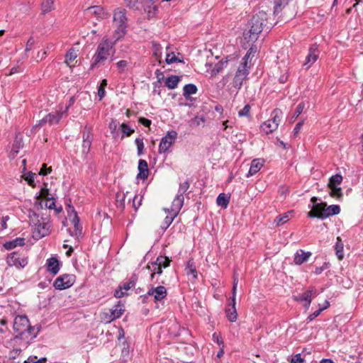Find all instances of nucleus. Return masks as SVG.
I'll return each instance as SVG.
<instances>
[{
  "label": "nucleus",
  "mask_w": 363,
  "mask_h": 363,
  "mask_svg": "<svg viewBox=\"0 0 363 363\" xmlns=\"http://www.w3.org/2000/svg\"><path fill=\"white\" fill-rule=\"evenodd\" d=\"M289 3V0H274V14H279Z\"/></svg>",
  "instance_id": "bb28decb"
},
{
  "label": "nucleus",
  "mask_w": 363,
  "mask_h": 363,
  "mask_svg": "<svg viewBox=\"0 0 363 363\" xmlns=\"http://www.w3.org/2000/svg\"><path fill=\"white\" fill-rule=\"evenodd\" d=\"M30 321L26 315H17L14 319L13 330L18 334L15 338L23 339L26 335V330H33L29 328Z\"/></svg>",
  "instance_id": "20e7f679"
},
{
  "label": "nucleus",
  "mask_w": 363,
  "mask_h": 363,
  "mask_svg": "<svg viewBox=\"0 0 363 363\" xmlns=\"http://www.w3.org/2000/svg\"><path fill=\"white\" fill-rule=\"evenodd\" d=\"M121 128L122 131V138L123 137H129L134 133V129L130 128V126L128 123H123L121 125Z\"/></svg>",
  "instance_id": "ea45409f"
},
{
  "label": "nucleus",
  "mask_w": 363,
  "mask_h": 363,
  "mask_svg": "<svg viewBox=\"0 0 363 363\" xmlns=\"http://www.w3.org/2000/svg\"><path fill=\"white\" fill-rule=\"evenodd\" d=\"M291 213V212H287V213H284L281 215L278 216L275 218L274 223H276L277 225H279V226L286 223L290 219L289 215Z\"/></svg>",
  "instance_id": "c9c22d12"
},
{
  "label": "nucleus",
  "mask_w": 363,
  "mask_h": 363,
  "mask_svg": "<svg viewBox=\"0 0 363 363\" xmlns=\"http://www.w3.org/2000/svg\"><path fill=\"white\" fill-rule=\"evenodd\" d=\"M184 196L177 194L172 203L171 208H164V211L174 214V216H177L184 205Z\"/></svg>",
  "instance_id": "f8f14e48"
},
{
  "label": "nucleus",
  "mask_w": 363,
  "mask_h": 363,
  "mask_svg": "<svg viewBox=\"0 0 363 363\" xmlns=\"http://www.w3.org/2000/svg\"><path fill=\"white\" fill-rule=\"evenodd\" d=\"M250 109L251 106L250 104H246L242 109L238 111V116L239 117H250Z\"/></svg>",
  "instance_id": "8fccbe9b"
},
{
  "label": "nucleus",
  "mask_w": 363,
  "mask_h": 363,
  "mask_svg": "<svg viewBox=\"0 0 363 363\" xmlns=\"http://www.w3.org/2000/svg\"><path fill=\"white\" fill-rule=\"evenodd\" d=\"M6 262L9 266L23 268L28 264V259L26 257H20L17 252H13L8 255Z\"/></svg>",
  "instance_id": "9d476101"
},
{
  "label": "nucleus",
  "mask_w": 363,
  "mask_h": 363,
  "mask_svg": "<svg viewBox=\"0 0 363 363\" xmlns=\"http://www.w3.org/2000/svg\"><path fill=\"white\" fill-rule=\"evenodd\" d=\"M250 73V67L247 62H242L239 65L235 75L233 79V86L236 89H240L242 86L243 81L247 79Z\"/></svg>",
  "instance_id": "39448f33"
},
{
  "label": "nucleus",
  "mask_w": 363,
  "mask_h": 363,
  "mask_svg": "<svg viewBox=\"0 0 363 363\" xmlns=\"http://www.w3.org/2000/svg\"><path fill=\"white\" fill-rule=\"evenodd\" d=\"M323 311V308H318L313 313L310 314L307 318V321L311 322L316 317H318L320 313Z\"/></svg>",
  "instance_id": "69168bd1"
},
{
  "label": "nucleus",
  "mask_w": 363,
  "mask_h": 363,
  "mask_svg": "<svg viewBox=\"0 0 363 363\" xmlns=\"http://www.w3.org/2000/svg\"><path fill=\"white\" fill-rule=\"evenodd\" d=\"M335 254L339 259H342L344 257L343 254V243L342 242L341 239L338 237L337 238V242L335 245Z\"/></svg>",
  "instance_id": "72a5a7b5"
},
{
  "label": "nucleus",
  "mask_w": 363,
  "mask_h": 363,
  "mask_svg": "<svg viewBox=\"0 0 363 363\" xmlns=\"http://www.w3.org/2000/svg\"><path fill=\"white\" fill-rule=\"evenodd\" d=\"M125 194L123 192H117L116 194V205L117 208L123 211L125 208Z\"/></svg>",
  "instance_id": "7c9ffc66"
},
{
  "label": "nucleus",
  "mask_w": 363,
  "mask_h": 363,
  "mask_svg": "<svg viewBox=\"0 0 363 363\" xmlns=\"http://www.w3.org/2000/svg\"><path fill=\"white\" fill-rule=\"evenodd\" d=\"M176 217L177 216H174V214L173 213H170L169 216H167L160 225L161 229L164 231L166 230Z\"/></svg>",
  "instance_id": "e433bc0d"
},
{
  "label": "nucleus",
  "mask_w": 363,
  "mask_h": 363,
  "mask_svg": "<svg viewBox=\"0 0 363 363\" xmlns=\"http://www.w3.org/2000/svg\"><path fill=\"white\" fill-rule=\"evenodd\" d=\"M130 65V62L127 60H120L116 63V67L118 69V71L120 73H122L125 71L127 67Z\"/></svg>",
  "instance_id": "49530a36"
},
{
  "label": "nucleus",
  "mask_w": 363,
  "mask_h": 363,
  "mask_svg": "<svg viewBox=\"0 0 363 363\" xmlns=\"http://www.w3.org/2000/svg\"><path fill=\"white\" fill-rule=\"evenodd\" d=\"M213 340L216 342L219 346L224 347L223 339L220 334L214 333L212 335Z\"/></svg>",
  "instance_id": "bf43d9fd"
},
{
  "label": "nucleus",
  "mask_w": 363,
  "mask_h": 363,
  "mask_svg": "<svg viewBox=\"0 0 363 363\" xmlns=\"http://www.w3.org/2000/svg\"><path fill=\"white\" fill-rule=\"evenodd\" d=\"M181 77L177 75H171L164 79L165 86L169 89H174L177 87Z\"/></svg>",
  "instance_id": "5701e85b"
},
{
  "label": "nucleus",
  "mask_w": 363,
  "mask_h": 363,
  "mask_svg": "<svg viewBox=\"0 0 363 363\" xmlns=\"http://www.w3.org/2000/svg\"><path fill=\"white\" fill-rule=\"evenodd\" d=\"M52 172V167H48L46 164H43L42 165L41 169H40L38 174L42 176H46Z\"/></svg>",
  "instance_id": "052dcab7"
},
{
  "label": "nucleus",
  "mask_w": 363,
  "mask_h": 363,
  "mask_svg": "<svg viewBox=\"0 0 363 363\" xmlns=\"http://www.w3.org/2000/svg\"><path fill=\"white\" fill-rule=\"evenodd\" d=\"M135 143L137 146V155L140 157L144 154L145 145L143 143V138H136L135 140Z\"/></svg>",
  "instance_id": "79ce46f5"
},
{
  "label": "nucleus",
  "mask_w": 363,
  "mask_h": 363,
  "mask_svg": "<svg viewBox=\"0 0 363 363\" xmlns=\"http://www.w3.org/2000/svg\"><path fill=\"white\" fill-rule=\"evenodd\" d=\"M257 52V48L256 46H251L250 49L247 50V53L242 58V62H247L248 59L250 57L251 55H254L255 52Z\"/></svg>",
  "instance_id": "6e6d98bb"
},
{
  "label": "nucleus",
  "mask_w": 363,
  "mask_h": 363,
  "mask_svg": "<svg viewBox=\"0 0 363 363\" xmlns=\"http://www.w3.org/2000/svg\"><path fill=\"white\" fill-rule=\"evenodd\" d=\"M64 114L65 113H63L62 109L58 110L55 113H49L48 114L46 115L48 123L50 125L57 124L62 118Z\"/></svg>",
  "instance_id": "4be33fe9"
},
{
  "label": "nucleus",
  "mask_w": 363,
  "mask_h": 363,
  "mask_svg": "<svg viewBox=\"0 0 363 363\" xmlns=\"http://www.w3.org/2000/svg\"><path fill=\"white\" fill-rule=\"evenodd\" d=\"M311 255V252H305L303 250L299 249L294 254V263L296 265H301L307 262Z\"/></svg>",
  "instance_id": "dca6fc26"
},
{
  "label": "nucleus",
  "mask_w": 363,
  "mask_h": 363,
  "mask_svg": "<svg viewBox=\"0 0 363 363\" xmlns=\"http://www.w3.org/2000/svg\"><path fill=\"white\" fill-rule=\"evenodd\" d=\"M147 268L152 272L150 277L152 280L155 274H161L162 273V268L155 262L149 263Z\"/></svg>",
  "instance_id": "2f4dec72"
},
{
  "label": "nucleus",
  "mask_w": 363,
  "mask_h": 363,
  "mask_svg": "<svg viewBox=\"0 0 363 363\" xmlns=\"http://www.w3.org/2000/svg\"><path fill=\"white\" fill-rule=\"evenodd\" d=\"M330 189V195L332 197H335L338 199H341L342 197V189L339 186H331L329 187Z\"/></svg>",
  "instance_id": "37998d69"
},
{
  "label": "nucleus",
  "mask_w": 363,
  "mask_h": 363,
  "mask_svg": "<svg viewBox=\"0 0 363 363\" xmlns=\"http://www.w3.org/2000/svg\"><path fill=\"white\" fill-rule=\"evenodd\" d=\"M143 199V196H140V197H138V195H135L133 197V206L135 211H137L138 210V208H140V206L142 205Z\"/></svg>",
  "instance_id": "3c124183"
},
{
  "label": "nucleus",
  "mask_w": 363,
  "mask_h": 363,
  "mask_svg": "<svg viewBox=\"0 0 363 363\" xmlns=\"http://www.w3.org/2000/svg\"><path fill=\"white\" fill-rule=\"evenodd\" d=\"M186 273L188 276L191 275L193 279H197V270L192 259L188 261L186 267Z\"/></svg>",
  "instance_id": "c85d7f7f"
},
{
  "label": "nucleus",
  "mask_w": 363,
  "mask_h": 363,
  "mask_svg": "<svg viewBox=\"0 0 363 363\" xmlns=\"http://www.w3.org/2000/svg\"><path fill=\"white\" fill-rule=\"evenodd\" d=\"M113 25L116 27L113 32L115 41L123 38L127 33L128 18L126 11L124 9L118 8L113 13Z\"/></svg>",
  "instance_id": "7ed1b4c3"
},
{
  "label": "nucleus",
  "mask_w": 363,
  "mask_h": 363,
  "mask_svg": "<svg viewBox=\"0 0 363 363\" xmlns=\"http://www.w3.org/2000/svg\"><path fill=\"white\" fill-rule=\"evenodd\" d=\"M126 295H128V294L124 292L119 286L114 291V296L116 298H122Z\"/></svg>",
  "instance_id": "338daca9"
},
{
  "label": "nucleus",
  "mask_w": 363,
  "mask_h": 363,
  "mask_svg": "<svg viewBox=\"0 0 363 363\" xmlns=\"http://www.w3.org/2000/svg\"><path fill=\"white\" fill-rule=\"evenodd\" d=\"M45 206L46 208L49 209H53L55 206V201L53 197H48L46 199L45 202Z\"/></svg>",
  "instance_id": "0e129e2a"
},
{
  "label": "nucleus",
  "mask_w": 363,
  "mask_h": 363,
  "mask_svg": "<svg viewBox=\"0 0 363 363\" xmlns=\"http://www.w3.org/2000/svg\"><path fill=\"white\" fill-rule=\"evenodd\" d=\"M123 305L121 304L120 302H118V304L115 305L113 308H111L109 310L110 315L108 318L106 320V322H111L113 320H116L117 318H119L124 311V309H123Z\"/></svg>",
  "instance_id": "a211bd4d"
},
{
  "label": "nucleus",
  "mask_w": 363,
  "mask_h": 363,
  "mask_svg": "<svg viewBox=\"0 0 363 363\" xmlns=\"http://www.w3.org/2000/svg\"><path fill=\"white\" fill-rule=\"evenodd\" d=\"M166 62L167 64H172L176 62H182L183 61L177 57L173 53L167 54L166 57Z\"/></svg>",
  "instance_id": "4d7b16f0"
},
{
  "label": "nucleus",
  "mask_w": 363,
  "mask_h": 363,
  "mask_svg": "<svg viewBox=\"0 0 363 363\" xmlns=\"http://www.w3.org/2000/svg\"><path fill=\"white\" fill-rule=\"evenodd\" d=\"M171 261L172 260L169 257L160 255L157 257L155 262L158 264V265H160L163 269L169 267Z\"/></svg>",
  "instance_id": "f704fd0d"
},
{
  "label": "nucleus",
  "mask_w": 363,
  "mask_h": 363,
  "mask_svg": "<svg viewBox=\"0 0 363 363\" xmlns=\"http://www.w3.org/2000/svg\"><path fill=\"white\" fill-rule=\"evenodd\" d=\"M146 296L153 297L155 303L162 301L167 296V289L163 286H152L146 293Z\"/></svg>",
  "instance_id": "1a4fd4ad"
},
{
  "label": "nucleus",
  "mask_w": 363,
  "mask_h": 363,
  "mask_svg": "<svg viewBox=\"0 0 363 363\" xmlns=\"http://www.w3.org/2000/svg\"><path fill=\"white\" fill-rule=\"evenodd\" d=\"M114 43L104 38L97 45L96 52L92 57L89 69H94L99 63L104 62L111 55Z\"/></svg>",
  "instance_id": "f03ea898"
},
{
  "label": "nucleus",
  "mask_w": 363,
  "mask_h": 363,
  "mask_svg": "<svg viewBox=\"0 0 363 363\" xmlns=\"http://www.w3.org/2000/svg\"><path fill=\"white\" fill-rule=\"evenodd\" d=\"M137 279V277L135 275H133L128 281L121 284L119 286L123 290L128 291L135 286Z\"/></svg>",
  "instance_id": "473e14b6"
},
{
  "label": "nucleus",
  "mask_w": 363,
  "mask_h": 363,
  "mask_svg": "<svg viewBox=\"0 0 363 363\" xmlns=\"http://www.w3.org/2000/svg\"><path fill=\"white\" fill-rule=\"evenodd\" d=\"M92 142H83L82 143V155L86 157L91 146Z\"/></svg>",
  "instance_id": "864d4df0"
},
{
  "label": "nucleus",
  "mask_w": 363,
  "mask_h": 363,
  "mask_svg": "<svg viewBox=\"0 0 363 363\" xmlns=\"http://www.w3.org/2000/svg\"><path fill=\"white\" fill-rule=\"evenodd\" d=\"M315 288L314 286H311L303 293L299 294L298 295L294 297V299L298 302H308V304H311L312 301V296L315 295Z\"/></svg>",
  "instance_id": "4468645a"
},
{
  "label": "nucleus",
  "mask_w": 363,
  "mask_h": 363,
  "mask_svg": "<svg viewBox=\"0 0 363 363\" xmlns=\"http://www.w3.org/2000/svg\"><path fill=\"white\" fill-rule=\"evenodd\" d=\"M47 271L53 275H56L60 269V261L56 257H51L46 261Z\"/></svg>",
  "instance_id": "2eb2a0df"
},
{
  "label": "nucleus",
  "mask_w": 363,
  "mask_h": 363,
  "mask_svg": "<svg viewBox=\"0 0 363 363\" xmlns=\"http://www.w3.org/2000/svg\"><path fill=\"white\" fill-rule=\"evenodd\" d=\"M303 362L304 359L301 357V354H296L292 357L290 363H303Z\"/></svg>",
  "instance_id": "774afa93"
},
{
  "label": "nucleus",
  "mask_w": 363,
  "mask_h": 363,
  "mask_svg": "<svg viewBox=\"0 0 363 363\" xmlns=\"http://www.w3.org/2000/svg\"><path fill=\"white\" fill-rule=\"evenodd\" d=\"M190 186V183L188 179H186L183 183L179 184V187L178 189V195L184 196V194L188 191Z\"/></svg>",
  "instance_id": "a18cd8bd"
},
{
  "label": "nucleus",
  "mask_w": 363,
  "mask_h": 363,
  "mask_svg": "<svg viewBox=\"0 0 363 363\" xmlns=\"http://www.w3.org/2000/svg\"><path fill=\"white\" fill-rule=\"evenodd\" d=\"M230 197L225 193H220L217 199L216 203L218 206L226 208L230 203Z\"/></svg>",
  "instance_id": "cd10ccee"
},
{
  "label": "nucleus",
  "mask_w": 363,
  "mask_h": 363,
  "mask_svg": "<svg viewBox=\"0 0 363 363\" xmlns=\"http://www.w3.org/2000/svg\"><path fill=\"white\" fill-rule=\"evenodd\" d=\"M35 176H36L35 173L29 172L27 173V174L25 177V180L27 181L28 184L33 187L35 186V182H34Z\"/></svg>",
  "instance_id": "09e8293b"
},
{
  "label": "nucleus",
  "mask_w": 363,
  "mask_h": 363,
  "mask_svg": "<svg viewBox=\"0 0 363 363\" xmlns=\"http://www.w3.org/2000/svg\"><path fill=\"white\" fill-rule=\"evenodd\" d=\"M80 220L77 212L72 216V223L74 228V235L79 236L82 235V227L79 224Z\"/></svg>",
  "instance_id": "c756f323"
},
{
  "label": "nucleus",
  "mask_w": 363,
  "mask_h": 363,
  "mask_svg": "<svg viewBox=\"0 0 363 363\" xmlns=\"http://www.w3.org/2000/svg\"><path fill=\"white\" fill-rule=\"evenodd\" d=\"M264 161L262 159H254L251 162L249 172L246 175L247 177L257 173L264 165Z\"/></svg>",
  "instance_id": "412c9836"
},
{
  "label": "nucleus",
  "mask_w": 363,
  "mask_h": 363,
  "mask_svg": "<svg viewBox=\"0 0 363 363\" xmlns=\"http://www.w3.org/2000/svg\"><path fill=\"white\" fill-rule=\"evenodd\" d=\"M145 10L147 13L148 18H152L156 15V13L157 11V6H153L152 7L147 6Z\"/></svg>",
  "instance_id": "e2e57ef3"
},
{
  "label": "nucleus",
  "mask_w": 363,
  "mask_h": 363,
  "mask_svg": "<svg viewBox=\"0 0 363 363\" xmlns=\"http://www.w3.org/2000/svg\"><path fill=\"white\" fill-rule=\"evenodd\" d=\"M53 4L52 0H44L41 4L43 13L51 11L53 9Z\"/></svg>",
  "instance_id": "a19ab883"
},
{
  "label": "nucleus",
  "mask_w": 363,
  "mask_h": 363,
  "mask_svg": "<svg viewBox=\"0 0 363 363\" xmlns=\"http://www.w3.org/2000/svg\"><path fill=\"white\" fill-rule=\"evenodd\" d=\"M177 133L175 130L168 131L165 136H164L159 144V152L164 153L169 148L175 143L177 138Z\"/></svg>",
  "instance_id": "6e6552de"
},
{
  "label": "nucleus",
  "mask_w": 363,
  "mask_h": 363,
  "mask_svg": "<svg viewBox=\"0 0 363 363\" xmlns=\"http://www.w3.org/2000/svg\"><path fill=\"white\" fill-rule=\"evenodd\" d=\"M138 169L139 172L137 175V179L143 180L147 179L149 175V169L147 161L143 159L139 160Z\"/></svg>",
  "instance_id": "f3484780"
},
{
  "label": "nucleus",
  "mask_w": 363,
  "mask_h": 363,
  "mask_svg": "<svg viewBox=\"0 0 363 363\" xmlns=\"http://www.w3.org/2000/svg\"><path fill=\"white\" fill-rule=\"evenodd\" d=\"M320 51L317 44H313L308 49V53L306 57V62L303 66L306 67V69L310 68L318 59Z\"/></svg>",
  "instance_id": "9b49d317"
},
{
  "label": "nucleus",
  "mask_w": 363,
  "mask_h": 363,
  "mask_svg": "<svg viewBox=\"0 0 363 363\" xmlns=\"http://www.w3.org/2000/svg\"><path fill=\"white\" fill-rule=\"evenodd\" d=\"M37 225L36 230L39 238H43L49 234L50 224L49 223H39Z\"/></svg>",
  "instance_id": "b1692460"
},
{
  "label": "nucleus",
  "mask_w": 363,
  "mask_h": 363,
  "mask_svg": "<svg viewBox=\"0 0 363 363\" xmlns=\"http://www.w3.org/2000/svg\"><path fill=\"white\" fill-rule=\"evenodd\" d=\"M197 86L194 84H187L183 87V96L186 99H191V94H196Z\"/></svg>",
  "instance_id": "393cba45"
},
{
  "label": "nucleus",
  "mask_w": 363,
  "mask_h": 363,
  "mask_svg": "<svg viewBox=\"0 0 363 363\" xmlns=\"http://www.w3.org/2000/svg\"><path fill=\"white\" fill-rule=\"evenodd\" d=\"M26 244L25 239L23 238H16L13 240L6 241L4 243V247L7 250H11L16 247H22Z\"/></svg>",
  "instance_id": "aec40b11"
},
{
  "label": "nucleus",
  "mask_w": 363,
  "mask_h": 363,
  "mask_svg": "<svg viewBox=\"0 0 363 363\" xmlns=\"http://www.w3.org/2000/svg\"><path fill=\"white\" fill-rule=\"evenodd\" d=\"M69 202L66 203V209L67 211L68 216L71 218L73 214H74V212H77L74 208V206L71 203V199H69Z\"/></svg>",
  "instance_id": "680f3d73"
},
{
  "label": "nucleus",
  "mask_w": 363,
  "mask_h": 363,
  "mask_svg": "<svg viewBox=\"0 0 363 363\" xmlns=\"http://www.w3.org/2000/svg\"><path fill=\"white\" fill-rule=\"evenodd\" d=\"M304 108H305V104L303 102L299 103L295 109V111L292 116V118L296 119L302 113Z\"/></svg>",
  "instance_id": "de8ad7c7"
},
{
  "label": "nucleus",
  "mask_w": 363,
  "mask_h": 363,
  "mask_svg": "<svg viewBox=\"0 0 363 363\" xmlns=\"http://www.w3.org/2000/svg\"><path fill=\"white\" fill-rule=\"evenodd\" d=\"M228 307L225 308V315L230 322H235L238 318V313L235 308V297L231 296Z\"/></svg>",
  "instance_id": "ddd939ff"
},
{
  "label": "nucleus",
  "mask_w": 363,
  "mask_h": 363,
  "mask_svg": "<svg viewBox=\"0 0 363 363\" xmlns=\"http://www.w3.org/2000/svg\"><path fill=\"white\" fill-rule=\"evenodd\" d=\"M66 62L69 65V62H72L77 58V54L74 50H70L65 55Z\"/></svg>",
  "instance_id": "13d9d810"
},
{
  "label": "nucleus",
  "mask_w": 363,
  "mask_h": 363,
  "mask_svg": "<svg viewBox=\"0 0 363 363\" xmlns=\"http://www.w3.org/2000/svg\"><path fill=\"white\" fill-rule=\"evenodd\" d=\"M29 328H32L33 330H28V329L26 330V335L28 334L29 336H30L31 339L36 337V336L38 335V334L40 331V328L38 327V328L36 329V331H35V326H31L29 324Z\"/></svg>",
  "instance_id": "603ef678"
},
{
  "label": "nucleus",
  "mask_w": 363,
  "mask_h": 363,
  "mask_svg": "<svg viewBox=\"0 0 363 363\" xmlns=\"http://www.w3.org/2000/svg\"><path fill=\"white\" fill-rule=\"evenodd\" d=\"M282 116V111L279 108H275L272 111L271 113L272 118L270 119L272 122H274V123L279 124V122L281 121V118Z\"/></svg>",
  "instance_id": "58836bf2"
},
{
  "label": "nucleus",
  "mask_w": 363,
  "mask_h": 363,
  "mask_svg": "<svg viewBox=\"0 0 363 363\" xmlns=\"http://www.w3.org/2000/svg\"><path fill=\"white\" fill-rule=\"evenodd\" d=\"M76 277L74 274H64L58 277L53 283L57 290H64L70 288L75 282Z\"/></svg>",
  "instance_id": "0eeeda50"
},
{
  "label": "nucleus",
  "mask_w": 363,
  "mask_h": 363,
  "mask_svg": "<svg viewBox=\"0 0 363 363\" xmlns=\"http://www.w3.org/2000/svg\"><path fill=\"white\" fill-rule=\"evenodd\" d=\"M342 181V177L339 174H336L330 178V181L328 183V187H331L333 186H337L338 185H340L341 184Z\"/></svg>",
  "instance_id": "4c0bfd02"
},
{
  "label": "nucleus",
  "mask_w": 363,
  "mask_h": 363,
  "mask_svg": "<svg viewBox=\"0 0 363 363\" xmlns=\"http://www.w3.org/2000/svg\"><path fill=\"white\" fill-rule=\"evenodd\" d=\"M118 123L116 119L112 118L108 124V128L111 130L112 135H115L117 133Z\"/></svg>",
  "instance_id": "5fc2aeb1"
},
{
  "label": "nucleus",
  "mask_w": 363,
  "mask_h": 363,
  "mask_svg": "<svg viewBox=\"0 0 363 363\" xmlns=\"http://www.w3.org/2000/svg\"><path fill=\"white\" fill-rule=\"evenodd\" d=\"M277 128H278V123H274V122H272V121L270 119L264 122L261 125V128H262V131L264 132L266 134L272 133L273 131L277 130Z\"/></svg>",
  "instance_id": "a878e982"
},
{
  "label": "nucleus",
  "mask_w": 363,
  "mask_h": 363,
  "mask_svg": "<svg viewBox=\"0 0 363 363\" xmlns=\"http://www.w3.org/2000/svg\"><path fill=\"white\" fill-rule=\"evenodd\" d=\"M267 21V14L263 11H260L252 16L249 22V30L243 33L245 40L247 43L256 42L259 34L263 30L264 26H266Z\"/></svg>",
  "instance_id": "f257e3e1"
},
{
  "label": "nucleus",
  "mask_w": 363,
  "mask_h": 363,
  "mask_svg": "<svg viewBox=\"0 0 363 363\" xmlns=\"http://www.w3.org/2000/svg\"><path fill=\"white\" fill-rule=\"evenodd\" d=\"M227 63H228L227 60H225V61H223V60H220V62H218V63H216L215 65V66L213 67V68L212 69V72L215 74H218L219 72H220L223 70L224 67L226 66Z\"/></svg>",
  "instance_id": "c03bdc74"
},
{
  "label": "nucleus",
  "mask_w": 363,
  "mask_h": 363,
  "mask_svg": "<svg viewBox=\"0 0 363 363\" xmlns=\"http://www.w3.org/2000/svg\"><path fill=\"white\" fill-rule=\"evenodd\" d=\"M340 212V206L339 205L333 204L328 206L326 204L325 213L320 215L319 219L324 220L330 216L339 214Z\"/></svg>",
  "instance_id": "6ab92c4d"
},
{
  "label": "nucleus",
  "mask_w": 363,
  "mask_h": 363,
  "mask_svg": "<svg viewBox=\"0 0 363 363\" xmlns=\"http://www.w3.org/2000/svg\"><path fill=\"white\" fill-rule=\"evenodd\" d=\"M312 203L311 210L307 213V216L311 218H319L320 215L325 213L326 202L322 201L320 199L313 196L311 199Z\"/></svg>",
  "instance_id": "423d86ee"
}]
</instances>
